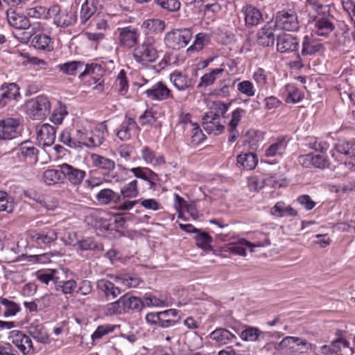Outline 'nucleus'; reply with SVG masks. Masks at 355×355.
<instances>
[{
	"mask_svg": "<svg viewBox=\"0 0 355 355\" xmlns=\"http://www.w3.org/2000/svg\"><path fill=\"white\" fill-rule=\"evenodd\" d=\"M339 341H332L331 345H323L317 349L315 344L309 343L307 340L297 336H286L275 348L281 355H301L313 350L315 355H330L338 353L336 345Z\"/></svg>",
	"mask_w": 355,
	"mask_h": 355,
	"instance_id": "1",
	"label": "nucleus"
},
{
	"mask_svg": "<svg viewBox=\"0 0 355 355\" xmlns=\"http://www.w3.org/2000/svg\"><path fill=\"white\" fill-rule=\"evenodd\" d=\"M159 57L156 40L153 36H146L132 51L135 61L145 67L157 61Z\"/></svg>",
	"mask_w": 355,
	"mask_h": 355,
	"instance_id": "2",
	"label": "nucleus"
},
{
	"mask_svg": "<svg viewBox=\"0 0 355 355\" xmlns=\"http://www.w3.org/2000/svg\"><path fill=\"white\" fill-rule=\"evenodd\" d=\"M190 113L182 112L178 116V125L182 131L187 142L192 147L200 145L206 139L199 124L193 121Z\"/></svg>",
	"mask_w": 355,
	"mask_h": 355,
	"instance_id": "3",
	"label": "nucleus"
},
{
	"mask_svg": "<svg viewBox=\"0 0 355 355\" xmlns=\"http://www.w3.org/2000/svg\"><path fill=\"white\" fill-rule=\"evenodd\" d=\"M334 150L343 156L349 158V161L345 160L343 163H339L334 168L337 175H346L350 171H355V143L339 140L335 145Z\"/></svg>",
	"mask_w": 355,
	"mask_h": 355,
	"instance_id": "4",
	"label": "nucleus"
},
{
	"mask_svg": "<svg viewBox=\"0 0 355 355\" xmlns=\"http://www.w3.org/2000/svg\"><path fill=\"white\" fill-rule=\"evenodd\" d=\"M144 306V302L139 297L127 293L116 301L107 305V314L117 315L124 313L139 311Z\"/></svg>",
	"mask_w": 355,
	"mask_h": 355,
	"instance_id": "5",
	"label": "nucleus"
},
{
	"mask_svg": "<svg viewBox=\"0 0 355 355\" xmlns=\"http://www.w3.org/2000/svg\"><path fill=\"white\" fill-rule=\"evenodd\" d=\"M139 194V182L137 179L125 184L121 187L120 194H118L116 200H114L118 210L128 211L132 209L138 203V200H130V199L137 198Z\"/></svg>",
	"mask_w": 355,
	"mask_h": 355,
	"instance_id": "6",
	"label": "nucleus"
},
{
	"mask_svg": "<svg viewBox=\"0 0 355 355\" xmlns=\"http://www.w3.org/2000/svg\"><path fill=\"white\" fill-rule=\"evenodd\" d=\"M49 18L60 28L73 26L78 20L77 10L72 8H62L59 5H53L49 8Z\"/></svg>",
	"mask_w": 355,
	"mask_h": 355,
	"instance_id": "7",
	"label": "nucleus"
},
{
	"mask_svg": "<svg viewBox=\"0 0 355 355\" xmlns=\"http://www.w3.org/2000/svg\"><path fill=\"white\" fill-rule=\"evenodd\" d=\"M27 235L29 242L40 248L50 247L58 239L56 230L50 227L29 230Z\"/></svg>",
	"mask_w": 355,
	"mask_h": 355,
	"instance_id": "8",
	"label": "nucleus"
},
{
	"mask_svg": "<svg viewBox=\"0 0 355 355\" xmlns=\"http://www.w3.org/2000/svg\"><path fill=\"white\" fill-rule=\"evenodd\" d=\"M118 41L119 46L125 49H134L139 44L140 39L139 30L133 26L118 28Z\"/></svg>",
	"mask_w": 355,
	"mask_h": 355,
	"instance_id": "9",
	"label": "nucleus"
},
{
	"mask_svg": "<svg viewBox=\"0 0 355 355\" xmlns=\"http://www.w3.org/2000/svg\"><path fill=\"white\" fill-rule=\"evenodd\" d=\"M276 26L286 31H295L299 28L297 15L294 8L278 11L275 17Z\"/></svg>",
	"mask_w": 355,
	"mask_h": 355,
	"instance_id": "10",
	"label": "nucleus"
},
{
	"mask_svg": "<svg viewBox=\"0 0 355 355\" xmlns=\"http://www.w3.org/2000/svg\"><path fill=\"white\" fill-rule=\"evenodd\" d=\"M8 339L11 344L17 348L23 355H32L35 348L31 337L19 330H12L9 333Z\"/></svg>",
	"mask_w": 355,
	"mask_h": 355,
	"instance_id": "11",
	"label": "nucleus"
},
{
	"mask_svg": "<svg viewBox=\"0 0 355 355\" xmlns=\"http://www.w3.org/2000/svg\"><path fill=\"white\" fill-rule=\"evenodd\" d=\"M192 38L190 29H176L168 32L164 38L166 44L172 49L185 47Z\"/></svg>",
	"mask_w": 355,
	"mask_h": 355,
	"instance_id": "12",
	"label": "nucleus"
},
{
	"mask_svg": "<svg viewBox=\"0 0 355 355\" xmlns=\"http://www.w3.org/2000/svg\"><path fill=\"white\" fill-rule=\"evenodd\" d=\"M144 94L151 101H164L168 99H174L173 91L163 81L157 82L150 88L146 89Z\"/></svg>",
	"mask_w": 355,
	"mask_h": 355,
	"instance_id": "13",
	"label": "nucleus"
},
{
	"mask_svg": "<svg viewBox=\"0 0 355 355\" xmlns=\"http://www.w3.org/2000/svg\"><path fill=\"white\" fill-rule=\"evenodd\" d=\"M137 179L142 180L148 184V189L153 191L158 189L159 175L148 167L137 166L129 170Z\"/></svg>",
	"mask_w": 355,
	"mask_h": 355,
	"instance_id": "14",
	"label": "nucleus"
},
{
	"mask_svg": "<svg viewBox=\"0 0 355 355\" xmlns=\"http://www.w3.org/2000/svg\"><path fill=\"white\" fill-rule=\"evenodd\" d=\"M139 131L140 128L135 119L126 115L119 125L116 135L121 141H125L131 139Z\"/></svg>",
	"mask_w": 355,
	"mask_h": 355,
	"instance_id": "15",
	"label": "nucleus"
},
{
	"mask_svg": "<svg viewBox=\"0 0 355 355\" xmlns=\"http://www.w3.org/2000/svg\"><path fill=\"white\" fill-rule=\"evenodd\" d=\"M19 121L15 118L0 119V140H10L19 134Z\"/></svg>",
	"mask_w": 355,
	"mask_h": 355,
	"instance_id": "16",
	"label": "nucleus"
},
{
	"mask_svg": "<svg viewBox=\"0 0 355 355\" xmlns=\"http://www.w3.org/2000/svg\"><path fill=\"white\" fill-rule=\"evenodd\" d=\"M51 110V103L44 96H38L31 103L29 112L35 119L46 116Z\"/></svg>",
	"mask_w": 355,
	"mask_h": 355,
	"instance_id": "17",
	"label": "nucleus"
},
{
	"mask_svg": "<svg viewBox=\"0 0 355 355\" xmlns=\"http://www.w3.org/2000/svg\"><path fill=\"white\" fill-rule=\"evenodd\" d=\"M288 141L285 136L271 138L268 144L266 145L264 155L267 157H282L286 152Z\"/></svg>",
	"mask_w": 355,
	"mask_h": 355,
	"instance_id": "18",
	"label": "nucleus"
},
{
	"mask_svg": "<svg viewBox=\"0 0 355 355\" xmlns=\"http://www.w3.org/2000/svg\"><path fill=\"white\" fill-rule=\"evenodd\" d=\"M62 168L63 180L67 179L71 184L79 186L86 177V172L84 170L76 168L69 164L64 163L58 166Z\"/></svg>",
	"mask_w": 355,
	"mask_h": 355,
	"instance_id": "19",
	"label": "nucleus"
},
{
	"mask_svg": "<svg viewBox=\"0 0 355 355\" xmlns=\"http://www.w3.org/2000/svg\"><path fill=\"white\" fill-rule=\"evenodd\" d=\"M36 134L40 145L50 146L55 140L56 128L49 123L38 125L36 127Z\"/></svg>",
	"mask_w": 355,
	"mask_h": 355,
	"instance_id": "20",
	"label": "nucleus"
},
{
	"mask_svg": "<svg viewBox=\"0 0 355 355\" xmlns=\"http://www.w3.org/2000/svg\"><path fill=\"white\" fill-rule=\"evenodd\" d=\"M299 162L306 168L315 167L323 169L329 166V162L326 155L314 153L300 155Z\"/></svg>",
	"mask_w": 355,
	"mask_h": 355,
	"instance_id": "21",
	"label": "nucleus"
},
{
	"mask_svg": "<svg viewBox=\"0 0 355 355\" xmlns=\"http://www.w3.org/2000/svg\"><path fill=\"white\" fill-rule=\"evenodd\" d=\"M141 157L147 164L153 167H158L165 165L166 159L164 155L157 153L148 146H143L140 150Z\"/></svg>",
	"mask_w": 355,
	"mask_h": 355,
	"instance_id": "22",
	"label": "nucleus"
},
{
	"mask_svg": "<svg viewBox=\"0 0 355 355\" xmlns=\"http://www.w3.org/2000/svg\"><path fill=\"white\" fill-rule=\"evenodd\" d=\"M324 45L321 42L312 35H306L302 40L301 55L311 56L323 51Z\"/></svg>",
	"mask_w": 355,
	"mask_h": 355,
	"instance_id": "23",
	"label": "nucleus"
},
{
	"mask_svg": "<svg viewBox=\"0 0 355 355\" xmlns=\"http://www.w3.org/2000/svg\"><path fill=\"white\" fill-rule=\"evenodd\" d=\"M103 69L100 64L92 63L87 64L85 66L84 70L80 72L79 78L83 79L85 76H89L91 80H89V84H95L101 85L103 83L102 80Z\"/></svg>",
	"mask_w": 355,
	"mask_h": 355,
	"instance_id": "24",
	"label": "nucleus"
},
{
	"mask_svg": "<svg viewBox=\"0 0 355 355\" xmlns=\"http://www.w3.org/2000/svg\"><path fill=\"white\" fill-rule=\"evenodd\" d=\"M299 47V42L296 37L284 33L277 38V50L282 53L295 51Z\"/></svg>",
	"mask_w": 355,
	"mask_h": 355,
	"instance_id": "25",
	"label": "nucleus"
},
{
	"mask_svg": "<svg viewBox=\"0 0 355 355\" xmlns=\"http://www.w3.org/2000/svg\"><path fill=\"white\" fill-rule=\"evenodd\" d=\"M252 79L257 87L260 89H267L274 82L272 73L262 67H257L252 73Z\"/></svg>",
	"mask_w": 355,
	"mask_h": 355,
	"instance_id": "26",
	"label": "nucleus"
},
{
	"mask_svg": "<svg viewBox=\"0 0 355 355\" xmlns=\"http://www.w3.org/2000/svg\"><path fill=\"white\" fill-rule=\"evenodd\" d=\"M32 46L45 53L51 52L53 47V40L51 37L44 33L35 34L31 39Z\"/></svg>",
	"mask_w": 355,
	"mask_h": 355,
	"instance_id": "27",
	"label": "nucleus"
},
{
	"mask_svg": "<svg viewBox=\"0 0 355 355\" xmlns=\"http://www.w3.org/2000/svg\"><path fill=\"white\" fill-rule=\"evenodd\" d=\"M252 242L241 238L237 241L226 244L223 248L225 252H228L231 254L245 257L247 255V248L250 249L251 252L254 251V250L252 249Z\"/></svg>",
	"mask_w": 355,
	"mask_h": 355,
	"instance_id": "28",
	"label": "nucleus"
},
{
	"mask_svg": "<svg viewBox=\"0 0 355 355\" xmlns=\"http://www.w3.org/2000/svg\"><path fill=\"white\" fill-rule=\"evenodd\" d=\"M15 152L19 162H25L28 159H37L38 150L32 142L26 141L21 142Z\"/></svg>",
	"mask_w": 355,
	"mask_h": 355,
	"instance_id": "29",
	"label": "nucleus"
},
{
	"mask_svg": "<svg viewBox=\"0 0 355 355\" xmlns=\"http://www.w3.org/2000/svg\"><path fill=\"white\" fill-rule=\"evenodd\" d=\"M212 116V114L209 116L204 114L202 117L203 128L208 134L219 135L225 128L222 123V118Z\"/></svg>",
	"mask_w": 355,
	"mask_h": 355,
	"instance_id": "30",
	"label": "nucleus"
},
{
	"mask_svg": "<svg viewBox=\"0 0 355 355\" xmlns=\"http://www.w3.org/2000/svg\"><path fill=\"white\" fill-rule=\"evenodd\" d=\"M6 17L8 24L17 29H28L31 23L28 18L17 12L15 10L10 8L6 11Z\"/></svg>",
	"mask_w": 355,
	"mask_h": 355,
	"instance_id": "31",
	"label": "nucleus"
},
{
	"mask_svg": "<svg viewBox=\"0 0 355 355\" xmlns=\"http://www.w3.org/2000/svg\"><path fill=\"white\" fill-rule=\"evenodd\" d=\"M89 159L93 167L101 169L105 173L112 171L115 168V162L107 157L92 153L89 155Z\"/></svg>",
	"mask_w": 355,
	"mask_h": 355,
	"instance_id": "32",
	"label": "nucleus"
},
{
	"mask_svg": "<svg viewBox=\"0 0 355 355\" xmlns=\"http://www.w3.org/2000/svg\"><path fill=\"white\" fill-rule=\"evenodd\" d=\"M242 12L247 26H257L263 20L261 12L251 5L244 6Z\"/></svg>",
	"mask_w": 355,
	"mask_h": 355,
	"instance_id": "33",
	"label": "nucleus"
},
{
	"mask_svg": "<svg viewBox=\"0 0 355 355\" xmlns=\"http://www.w3.org/2000/svg\"><path fill=\"white\" fill-rule=\"evenodd\" d=\"M282 94L287 103H297L304 98V92L292 83L285 85Z\"/></svg>",
	"mask_w": 355,
	"mask_h": 355,
	"instance_id": "34",
	"label": "nucleus"
},
{
	"mask_svg": "<svg viewBox=\"0 0 355 355\" xmlns=\"http://www.w3.org/2000/svg\"><path fill=\"white\" fill-rule=\"evenodd\" d=\"M20 96L19 87L15 83L0 87V105L5 106L9 101Z\"/></svg>",
	"mask_w": 355,
	"mask_h": 355,
	"instance_id": "35",
	"label": "nucleus"
},
{
	"mask_svg": "<svg viewBox=\"0 0 355 355\" xmlns=\"http://www.w3.org/2000/svg\"><path fill=\"white\" fill-rule=\"evenodd\" d=\"M28 333L39 343L49 344L51 342L49 335L42 324L32 322L28 327Z\"/></svg>",
	"mask_w": 355,
	"mask_h": 355,
	"instance_id": "36",
	"label": "nucleus"
},
{
	"mask_svg": "<svg viewBox=\"0 0 355 355\" xmlns=\"http://www.w3.org/2000/svg\"><path fill=\"white\" fill-rule=\"evenodd\" d=\"M169 80L179 91H185L192 86V80L187 76L178 71H174L169 76Z\"/></svg>",
	"mask_w": 355,
	"mask_h": 355,
	"instance_id": "37",
	"label": "nucleus"
},
{
	"mask_svg": "<svg viewBox=\"0 0 355 355\" xmlns=\"http://www.w3.org/2000/svg\"><path fill=\"white\" fill-rule=\"evenodd\" d=\"M334 24L325 17L316 19L313 32L318 36H328L334 30Z\"/></svg>",
	"mask_w": 355,
	"mask_h": 355,
	"instance_id": "38",
	"label": "nucleus"
},
{
	"mask_svg": "<svg viewBox=\"0 0 355 355\" xmlns=\"http://www.w3.org/2000/svg\"><path fill=\"white\" fill-rule=\"evenodd\" d=\"M165 26V22L160 19H148L142 23L141 27L146 36H150L151 34L161 33Z\"/></svg>",
	"mask_w": 355,
	"mask_h": 355,
	"instance_id": "39",
	"label": "nucleus"
},
{
	"mask_svg": "<svg viewBox=\"0 0 355 355\" xmlns=\"http://www.w3.org/2000/svg\"><path fill=\"white\" fill-rule=\"evenodd\" d=\"M111 277L116 282L121 284L125 288H136L141 282V279L137 275L127 273H118L111 275Z\"/></svg>",
	"mask_w": 355,
	"mask_h": 355,
	"instance_id": "40",
	"label": "nucleus"
},
{
	"mask_svg": "<svg viewBox=\"0 0 355 355\" xmlns=\"http://www.w3.org/2000/svg\"><path fill=\"white\" fill-rule=\"evenodd\" d=\"M258 163V157L253 153H241L236 157V164L244 170L254 169Z\"/></svg>",
	"mask_w": 355,
	"mask_h": 355,
	"instance_id": "41",
	"label": "nucleus"
},
{
	"mask_svg": "<svg viewBox=\"0 0 355 355\" xmlns=\"http://www.w3.org/2000/svg\"><path fill=\"white\" fill-rule=\"evenodd\" d=\"M97 288L103 292L107 298H116L121 293V289L114 286V283L106 279H101L96 283Z\"/></svg>",
	"mask_w": 355,
	"mask_h": 355,
	"instance_id": "42",
	"label": "nucleus"
},
{
	"mask_svg": "<svg viewBox=\"0 0 355 355\" xmlns=\"http://www.w3.org/2000/svg\"><path fill=\"white\" fill-rule=\"evenodd\" d=\"M97 0H85L82 4L80 12L81 24H85L97 11Z\"/></svg>",
	"mask_w": 355,
	"mask_h": 355,
	"instance_id": "43",
	"label": "nucleus"
},
{
	"mask_svg": "<svg viewBox=\"0 0 355 355\" xmlns=\"http://www.w3.org/2000/svg\"><path fill=\"white\" fill-rule=\"evenodd\" d=\"M209 337L218 345H224L231 343L236 336L226 329H216L213 331Z\"/></svg>",
	"mask_w": 355,
	"mask_h": 355,
	"instance_id": "44",
	"label": "nucleus"
},
{
	"mask_svg": "<svg viewBox=\"0 0 355 355\" xmlns=\"http://www.w3.org/2000/svg\"><path fill=\"white\" fill-rule=\"evenodd\" d=\"M271 213L277 217H295L297 216V211L291 205L286 206L283 201H278L272 208Z\"/></svg>",
	"mask_w": 355,
	"mask_h": 355,
	"instance_id": "45",
	"label": "nucleus"
},
{
	"mask_svg": "<svg viewBox=\"0 0 355 355\" xmlns=\"http://www.w3.org/2000/svg\"><path fill=\"white\" fill-rule=\"evenodd\" d=\"M42 180L47 185H55L60 182H63L62 168H49L44 171Z\"/></svg>",
	"mask_w": 355,
	"mask_h": 355,
	"instance_id": "46",
	"label": "nucleus"
},
{
	"mask_svg": "<svg viewBox=\"0 0 355 355\" xmlns=\"http://www.w3.org/2000/svg\"><path fill=\"white\" fill-rule=\"evenodd\" d=\"M78 252L83 251H94L102 249L101 244L98 243L93 237L82 238L79 241H76Z\"/></svg>",
	"mask_w": 355,
	"mask_h": 355,
	"instance_id": "47",
	"label": "nucleus"
},
{
	"mask_svg": "<svg viewBox=\"0 0 355 355\" xmlns=\"http://www.w3.org/2000/svg\"><path fill=\"white\" fill-rule=\"evenodd\" d=\"M230 106V103H225L221 101H214L211 102L209 110L205 114L209 116L212 114L213 116L223 118Z\"/></svg>",
	"mask_w": 355,
	"mask_h": 355,
	"instance_id": "48",
	"label": "nucleus"
},
{
	"mask_svg": "<svg viewBox=\"0 0 355 355\" xmlns=\"http://www.w3.org/2000/svg\"><path fill=\"white\" fill-rule=\"evenodd\" d=\"M225 71L224 68H215L212 69L209 73H205L201 78L198 87H207L212 85L216 78L223 73Z\"/></svg>",
	"mask_w": 355,
	"mask_h": 355,
	"instance_id": "49",
	"label": "nucleus"
},
{
	"mask_svg": "<svg viewBox=\"0 0 355 355\" xmlns=\"http://www.w3.org/2000/svg\"><path fill=\"white\" fill-rule=\"evenodd\" d=\"M0 304L3 306V315L6 318L15 316L21 311L19 304L3 297H0Z\"/></svg>",
	"mask_w": 355,
	"mask_h": 355,
	"instance_id": "50",
	"label": "nucleus"
},
{
	"mask_svg": "<svg viewBox=\"0 0 355 355\" xmlns=\"http://www.w3.org/2000/svg\"><path fill=\"white\" fill-rule=\"evenodd\" d=\"M257 42L263 46H270L275 42V34L270 27L264 26L258 33Z\"/></svg>",
	"mask_w": 355,
	"mask_h": 355,
	"instance_id": "51",
	"label": "nucleus"
},
{
	"mask_svg": "<svg viewBox=\"0 0 355 355\" xmlns=\"http://www.w3.org/2000/svg\"><path fill=\"white\" fill-rule=\"evenodd\" d=\"M85 67V64L81 61H71L57 66L60 71L69 76H75L78 71H80Z\"/></svg>",
	"mask_w": 355,
	"mask_h": 355,
	"instance_id": "52",
	"label": "nucleus"
},
{
	"mask_svg": "<svg viewBox=\"0 0 355 355\" xmlns=\"http://www.w3.org/2000/svg\"><path fill=\"white\" fill-rule=\"evenodd\" d=\"M116 325L112 324H104L99 325L91 335V339L93 342H96L102 339L104 336L114 332L116 328Z\"/></svg>",
	"mask_w": 355,
	"mask_h": 355,
	"instance_id": "53",
	"label": "nucleus"
},
{
	"mask_svg": "<svg viewBox=\"0 0 355 355\" xmlns=\"http://www.w3.org/2000/svg\"><path fill=\"white\" fill-rule=\"evenodd\" d=\"M105 139V133L101 127H95L90 129L89 147H97L101 146Z\"/></svg>",
	"mask_w": 355,
	"mask_h": 355,
	"instance_id": "54",
	"label": "nucleus"
},
{
	"mask_svg": "<svg viewBox=\"0 0 355 355\" xmlns=\"http://www.w3.org/2000/svg\"><path fill=\"white\" fill-rule=\"evenodd\" d=\"M115 87L119 94L124 96L128 91L129 85L125 71L122 69L119 71L115 82Z\"/></svg>",
	"mask_w": 355,
	"mask_h": 355,
	"instance_id": "55",
	"label": "nucleus"
},
{
	"mask_svg": "<svg viewBox=\"0 0 355 355\" xmlns=\"http://www.w3.org/2000/svg\"><path fill=\"white\" fill-rule=\"evenodd\" d=\"M15 203L13 198L6 191H0V211L10 214L13 211Z\"/></svg>",
	"mask_w": 355,
	"mask_h": 355,
	"instance_id": "56",
	"label": "nucleus"
},
{
	"mask_svg": "<svg viewBox=\"0 0 355 355\" xmlns=\"http://www.w3.org/2000/svg\"><path fill=\"white\" fill-rule=\"evenodd\" d=\"M56 273V270L49 269L46 270H38L36 272V277L37 279L43 284H48L50 281H53L55 285H56L59 279V277L55 276Z\"/></svg>",
	"mask_w": 355,
	"mask_h": 355,
	"instance_id": "57",
	"label": "nucleus"
},
{
	"mask_svg": "<svg viewBox=\"0 0 355 355\" xmlns=\"http://www.w3.org/2000/svg\"><path fill=\"white\" fill-rule=\"evenodd\" d=\"M76 139L78 147L80 145H84L87 147H89V136L90 129H87L85 127H81L76 128Z\"/></svg>",
	"mask_w": 355,
	"mask_h": 355,
	"instance_id": "58",
	"label": "nucleus"
},
{
	"mask_svg": "<svg viewBox=\"0 0 355 355\" xmlns=\"http://www.w3.org/2000/svg\"><path fill=\"white\" fill-rule=\"evenodd\" d=\"M164 314H160L159 312L149 313L146 315V320L148 323L155 324L162 328H168V326L171 324V322H167L163 319Z\"/></svg>",
	"mask_w": 355,
	"mask_h": 355,
	"instance_id": "59",
	"label": "nucleus"
},
{
	"mask_svg": "<svg viewBox=\"0 0 355 355\" xmlns=\"http://www.w3.org/2000/svg\"><path fill=\"white\" fill-rule=\"evenodd\" d=\"M56 290L61 291L64 294H72L77 288V283L74 279L60 281L55 285Z\"/></svg>",
	"mask_w": 355,
	"mask_h": 355,
	"instance_id": "60",
	"label": "nucleus"
},
{
	"mask_svg": "<svg viewBox=\"0 0 355 355\" xmlns=\"http://www.w3.org/2000/svg\"><path fill=\"white\" fill-rule=\"evenodd\" d=\"M215 40L221 44H229L234 41V35L223 28H218L215 35Z\"/></svg>",
	"mask_w": 355,
	"mask_h": 355,
	"instance_id": "61",
	"label": "nucleus"
},
{
	"mask_svg": "<svg viewBox=\"0 0 355 355\" xmlns=\"http://www.w3.org/2000/svg\"><path fill=\"white\" fill-rule=\"evenodd\" d=\"M237 90L245 96L250 98L255 95L256 89L254 84L248 80H243L237 84Z\"/></svg>",
	"mask_w": 355,
	"mask_h": 355,
	"instance_id": "62",
	"label": "nucleus"
},
{
	"mask_svg": "<svg viewBox=\"0 0 355 355\" xmlns=\"http://www.w3.org/2000/svg\"><path fill=\"white\" fill-rule=\"evenodd\" d=\"M157 121V112L153 108L146 110L139 117V121L142 126L152 125Z\"/></svg>",
	"mask_w": 355,
	"mask_h": 355,
	"instance_id": "63",
	"label": "nucleus"
},
{
	"mask_svg": "<svg viewBox=\"0 0 355 355\" xmlns=\"http://www.w3.org/2000/svg\"><path fill=\"white\" fill-rule=\"evenodd\" d=\"M117 195L118 194H116L111 189H103L97 193L96 198L101 203L107 205L110 204L112 201L114 202Z\"/></svg>",
	"mask_w": 355,
	"mask_h": 355,
	"instance_id": "64",
	"label": "nucleus"
}]
</instances>
